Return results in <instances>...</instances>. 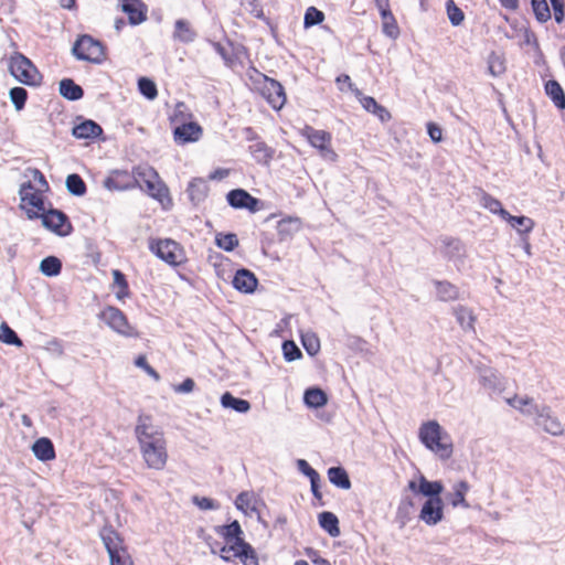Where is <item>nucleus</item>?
<instances>
[{"mask_svg": "<svg viewBox=\"0 0 565 565\" xmlns=\"http://www.w3.org/2000/svg\"><path fill=\"white\" fill-rule=\"evenodd\" d=\"M134 433L145 466L150 470H164L169 460L168 441L163 429L154 425L153 417L139 414Z\"/></svg>", "mask_w": 565, "mask_h": 565, "instance_id": "f257e3e1", "label": "nucleus"}, {"mask_svg": "<svg viewBox=\"0 0 565 565\" xmlns=\"http://www.w3.org/2000/svg\"><path fill=\"white\" fill-rule=\"evenodd\" d=\"M32 175L39 183V186H35L31 181L23 182L19 189V206L25 212L29 220H38L46 210L44 193L50 186L44 174L39 169H33Z\"/></svg>", "mask_w": 565, "mask_h": 565, "instance_id": "f03ea898", "label": "nucleus"}, {"mask_svg": "<svg viewBox=\"0 0 565 565\" xmlns=\"http://www.w3.org/2000/svg\"><path fill=\"white\" fill-rule=\"evenodd\" d=\"M134 173H136V188L139 186L146 191L163 209H169L172 205L169 189L154 168L148 164H139L134 167Z\"/></svg>", "mask_w": 565, "mask_h": 565, "instance_id": "7ed1b4c3", "label": "nucleus"}, {"mask_svg": "<svg viewBox=\"0 0 565 565\" xmlns=\"http://www.w3.org/2000/svg\"><path fill=\"white\" fill-rule=\"evenodd\" d=\"M418 437L422 444L443 460L452 456L454 445L450 435L436 420L420 425Z\"/></svg>", "mask_w": 565, "mask_h": 565, "instance_id": "20e7f679", "label": "nucleus"}, {"mask_svg": "<svg viewBox=\"0 0 565 565\" xmlns=\"http://www.w3.org/2000/svg\"><path fill=\"white\" fill-rule=\"evenodd\" d=\"M149 250L171 267H180L188 263L184 247L172 238L150 237Z\"/></svg>", "mask_w": 565, "mask_h": 565, "instance_id": "39448f33", "label": "nucleus"}, {"mask_svg": "<svg viewBox=\"0 0 565 565\" xmlns=\"http://www.w3.org/2000/svg\"><path fill=\"white\" fill-rule=\"evenodd\" d=\"M9 71L17 81L28 86H39L43 79L32 61L19 52L11 55Z\"/></svg>", "mask_w": 565, "mask_h": 565, "instance_id": "423d86ee", "label": "nucleus"}, {"mask_svg": "<svg viewBox=\"0 0 565 565\" xmlns=\"http://www.w3.org/2000/svg\"><path fill=\"white\" fill-rule=\"evenodd\" d=\"M254 87L268 105L275 109L280 110L286 104L287 97L282 85L264 74H258L254 79Z\"/></svg>", "mask_w": 565, "mask_h": 565, "instance_id": "0eeeda50", "label": "nucleus"}, {"mask_svg": "<svg viewBox=\"0 0 565 565\" xmlns=\"http://www.w3.org/2000/svg\"><path fill=\"white\" fill-rule=\"evenodd\" d=\"M72 51L76 58L94 64H100L106 58L105 45L88 34L81 35Z\"/></svg>", "mask_w": 565, "mask_h": 565, "instance_id": "6e6552de", "label": "nucleus"}, {"mask_svg": "<svg viewBox=\"0 0 565 565\" xmlns=\"http://www.w3.org/2000/svg\"><path fill=\"white\" fill-rule=\"evenodd\" d=\"M221 557L225 562L239 558L244 565H259L256 551L244 537L233 540L231 543H225L221 548Z\"/></svg>", "mask_w": 565, "mask_h": 565, "instance_id": "1a4fd4ad", "label": "nucleus"}, {"mask_svg": "<svg viewBox=\"0 0 565 565\" xmlns=\"http://www.w3.org/2000/svg\"><path fill=\"white\" fill-rule=\"evenodd\" d=\"M99 319L104 321L110 329L124 337H139L137 329L130 326L127 316L117 307H105L99 313Z\"/></svg>", "mask_w": 565, "mask_h": 565, "instance_id": "9d476101", "label": "nucleus"}, {"mask_svg": "<svg viewBox=\"0 0 565 565\" xmlns=\"http://www.w3.org/2000/svg\"><path fill=\"white\" fill-rule=\"evenodd\" d=\"M43 226L58 236H67L73 232L68 216L56 209H46L41 216Z\"/></svg>", "mask_w": 565, "mask_h": 565, "instance_id": "9b49d317", "label": "nucleus"}, {"mask_svg": "<svg viewBox=\"0 0 565 565\" xmlns=\"http://www.w3.org/2000/svg\"><path fill=\"white\" fill-rule=\"evenodd\" d=\"M300 135L315 148H317L322 156L329 153L335 156L331 149L332 136L326 130H319L312 126L306 125L301 130Z\"/></svg>", "mask_w": 565, "mask_h": 565, "instance_id": "f8f14e48", "label": "nucleus"}, {"mask_svg": "<svg viewBox=\"0 0 565 565\" xmlns=\"http://www.w3.org/2000/svg\"><path fill=\"white\" fill-rule=\"evenodd\" d=\"M202 136L203 127L196 120L186 121V124L172 128L173 141L178 146L198 142Z\"/></svg>", "mask_w": 565, "mask_h": 565, "instance_id": "ddd939ff", "label": "nucleus"}, {"mask_svg": "<svg viewBox=\"0 0 565 565\" xmlns=\"http://www.w3.org/2000/svg\"><path fill=\"white\" fill-rule=\"evenodd\" d=\"M104 185L110 191H125L136 188V173L127 170H114L105 179Z\"/></svg>", "mask_w": 565, "mask_h": 565, "instance_id": "4468645a", "label": "nucleus"}, {"mask_svg": "<svg viewBox=\"0 0 565 565\" xmlns=\"http://www.w3.org/2000/svg\"><path fill=\"white\" fill-rule=\"evenodd\" d=\"M226 200L234 209H246L252 213L259 210V200L243 189H234L230 191L226 195Z\"/></svg>", "mask_w": 565, "mask_h": 565, "instance_id": "2eb2a0df", "label": "nucleus"}, {"mask_svg": "<svg viewBox=\"0 0 565 565\" xmlns=\"http://www.w3.org/2000/svg\"><path fill=\"white\" fill-rule=\"evenodd\" d=\"M120 9L131 25H139L148 19V6L142 0H122Z\"/></svg>", "mask_w": 565, "mask_h": 565, "instance_id": "dca6fc26", "label": "nucleus"}, {"mask_svg": "<svg viewBox=\"0 0 565 565\" xmlns=\"http://www.w3.org/2000/svg\"><path fill=\"white\" fill-rule=\"evenodd\" d=\"M246 132L248 135L254 134L252 128H247ZM248 139L254 140V142L249 145L248 151L255 161L260 164H268L274 157L275 150L270 148L265 141L254 136H248Z\"/></svg>", "mask_w": 565, "mask_h": 565, "instance_id": "f3484780", "label": "nucleus"}, {"mask_svg": "<svg viewBox=\"0 0 565 565\" xmlns=\"http://www.w3.org/2000/svg\"><path fill=\"white\" fill-rule=\"evenodd\" d=\"M444 516L441 498H429L422 507L419 518L427 525H435Z\"/></svg>", "mask_w": 565, "mask_h": 565, "instance_id": "a211bd4d", "label": "nucleus"}, {"mask_svg": "<svg viewBox=\"0 0 565 565\" xmlns=\"http://www.w3.org/2000/svg\"><path fill=\"white\" fill-rule=\"evenodd\" d=\"M298 469L309 478L311 484V492L316 502L315 505L322 507L324 505V501L322 498V493L320 491V476L319 473L305 460L299 459L297 461Z\"/></svg>", "mask_w": 565, "mask_h": 565, "instance_id": "6ab92c4d", "label": "nucleus"}, {"mask_svg": "<svg viewBox=\"0 0 565 565\" xmlns=\"http://www.w3.org/2000/svg\"><path fill=\"white\" fill-rule=\"evenodd\" d=\"M198 32L192 23L185 19H178L174 22L172 38L174 41L189 44L195 41Z\"/></svg>", "mask_w": 565, "mask_h": 565, "instance_id": "aec40b11", "label": "nucleus"}, {"mask_svg": "<svg viewBox=\"0 0 565 565\" xmlns=\"http://www.w3.org/2000/svg\"><path fill=\"white\" fill-rule=\"evenodd\" d=\"M99 536L109 555L126 548L122 537L111 525L103 526Z\"/></svg>", "mask_w": 565, "mask_h": 565, "instance_id": "412c9836", "label": "nucleus"}, {"mask_svg": "<svg viewBox=\"0 0 565 565\" xmlns=\"http://www.w3.org/2000/svg\"><path fill=\"white\" fill-rule=\"evenodd\" d=\"M258 285V280L254 273L248 269H238L233 278V286L241 292L250 294Z\"/></svg>", "mask_w": 565, "mask_h": 565, "instance_id": "4be33fe9", "label": "nucleus"}, {"mask_svg": "<svg viewBox=\"0 0 565 565\" xmlns=\"http://www.w3.org/2000/svg\"><path fill=\"white\" fill-rule=\"evenodd\" d=\"M72 134L77 139H95L103 134V128L94 120L86 119L75 125Z\"/></svg>", "mask_w": 565, "mask_h": 565, "instance_id": "5701e85b", "label": "nucleus"}, {"mask_svg": "<svg viewBox=\"0 0 565 565\" xmlns=\"http://www.w3.org/2000/svg\"><path fill=\"white\" fill-rule=\"evenodd\" d=\"M470 490V486L467 481L461 480L454 484L452 491L447 494L449 504L454 508L462 507L469 508V503L466 500V495Z\"/></svg>", "mask_w": 565, "mask_h": 565, "instance_id": "b1692460", "label": "nucleus"}, {"mask_svg": "<svg viewBox=\"0 0 565 565\" xmlns=\"http://www.w3.org/2000/svg\"><path fill=\"white\" fill-rule=\"evenodd\" d=\"M438 300L444 302L456 301L460 298L459 288L448 280H434Z\"/></svg>", "mask_w": 565, "mask_h": 565, "instance_id": "393cba45", "label": "nucleus"}, {"mask_svg": "<svg viewBox=\"0 0 565 565\" xmlns=\"http://www.w3.org/2000/svg\"><path fill=\"white\" fill-rule=\"evenodd\" d=\"M34 456L41 461H51L55 459V448L51 439L41 437L32 445Z\"/></svg>", "mask_w": 565, "mask_h": 565, "instance_id": "a878e982", "label": "nucleus"}, {"mask_svg": "<svg viewBox=\"0 0 565 565\" xmlns=\"http://www.w3.org/2000/svg\"><path fill=\"white\" fill-rule=\"evenodd\" d=\"M379 11L382 19V32L393 40L397 39L401 34V30L391 7Z\"/></svg>", "mask_w": 565, "mask_h": 565, "instance_id": "bb28decb", "label": "nucleus"}, {"mask_svg": "<svg viewBox=\"0 0 565 565\" xmlns=\"http://www.w3.org/2000/svg\"><path fill=\"white\" fill-rule=\"evenodd\" d=\"M186 121H194V115L183 102H178L173 111L169 116V124L171 128L186 124Z\"/></svg>", "mask_w": 565, "mask_h": 565, "instance_id": "cd10ccee", "label": "nucleus"}, {"mask_svg": "<svg viewBox=\"0 0 565 565\" xmlns=\"http://www.w3.org/2000/svg\"><path fill=\"white\" fill-rule=\"evenodd\" d=\"M452 312L463 330L475 331V323L477 320L473 310L466 306H457L452 309Z\"/></svg>", "mask_w": 565, "mask_h": 565, "instance_id": "c85d7f7f", "label": "nucleus"}, {"mask_svg": "<svg viewBox=\"0 0 565 565\" xmlns=\"http://www.w3.org/2000/svg\"><path fill=\"white\" fill-rule=\"evenodd\" d=\"M319 525L332 537L340 535L339 519L332 512L324 511L318 515Z\"/></svg>", "mask_w": 565, "mask_h": 565, "instance_id": "c756f323", "label": "nucleus"}, {"mask_svg": "<svg viewBox=\"0 0 565 565\" xmlns=\"http://www.w3.org/2000/svg\"><path fill=\"white\" fill-rule=\"evenodd\" d=\"M539 418V425H541L546 433L553 436H562L564 434V426L556 416L548 413H541Z\"/></svg>", "mask_w": 565, "mask_h": 565, "instance_id": "7c9ffc66", "label": "nucleus"}, {"mask_svg": "<svg viewBox=\"0 0 565 565\" xmlns=\"http://www.w3.org/2000/svg\"><path fill=\"white\" fill-rule=\"evenodd\" d=\"M544 88L554 105L559 109H565V93L559 83L555 79H550L545 83Z\"/></svg>", "mask_w": 565, "mask_h": 565, "instance_id": "2f4dec72", "label": "nucleus"}, {"mask_svg": "<svg viewBox=\"0 0 565 565\" xmlns=\"http://www.w3.org/2000/svg\"><path fill=\"white\" fill-rule=\"evenodd\" d=\"M480 204L489 212L499 215L501 218L509 216V212L503 209L501 202L486 191H481L480 193Z\"/></svg>", "mask_w": 565, "mask_h": 565, "instance_id": "473e14b6", "label": "nucleus"}, {"mask_svg": "<svg viewBox=\"0 0 565 565\" xmlns=\"http://www.w3.org/2000/svg\"><path fill=\"white\" fill-rule=\"evenodd\" d=\"M60 94L68 100H78L83 97L84 90L71 78H64L60 82Z\"/></svg>", "mask_w": 565, "mask_h": 565, "instance_id": "72a5a7b5", "label": "nucleus"}, {"mask_svg": "<svg viewBox=\"0 0 565 565\" xmlns=\"http://www.w3.org/2000/svg\"><path fill=\"white\" fill-rule=\"evenodd\" d=\"M329 481L338 488L348 490L351 488V481L347 470L342 467H331L328 469Z\"/></svg>", "mask_w": 565, "mask_h": 565, "instance_id": "f704fd0d", "label": "nucleus"}, {"mask_svg": "<svg viewBox=\"0 0 565 565\" xmlns=\"http://www.w3.org/2000/svg\"><path fill=\"white\" fill-rule=\"evenodd\" d=\"M221 404L225 408H232L238 413H247L250 409L248 401L235 397L230 392H225L221 396Z\"/></svg>", "mask_w": 565, "mask_h": 565, "instance_id": "c9c22d12", "label": "nucleus"}, {"mask_svg": "<svg viewBox=\"0 0 565 565\" xmlns=\"http://www.w3.org/2000/svg\"><path fill=\"white\" fill-rule=\"evenodd\" d=\"M444 486L440 481H428L424 476L418 479V492L429 498H440Z\"/></svg>", "mask_w": 565, "mask_h": 565, "instance_id": "e433bc0d", "label": "nucleus"}, {"mask_svg": "<svg viewBox=\"0 0 565 565\" xmlns=\"http://www.w3.org/2000/svg\"><path fill=\"white\" fill-rule=\"evenodd\" d=\"M216 533L223 537L225 543H231L233 540L243 537V530L237 520H234L230 524L217 526Z\"/></svg>", "mask_w": 565, "mask_h": 565, "instance_id": "4c0bfd02", "label": "nucleus"}, {"mask_svg": "<svg viewBox=\"0 0 565 565\" xmlns=\"http://www.w3.org/2000/svg\"><path fill=\"white\" fill-rule=\"evenodd\" d=\"M303 399L308 406L315 407V408L322 407L328 402L327 394L322 390L317 388V387L308 388L305 392Z\"/></svg>", "mask_w": 565, "mask_h": 565, "instance_id": "58836bf2", "label": "nucleus"}, {"mask_svg": "<svg viewBox=\"0 0 565 565\" xmlns=\"http://www.w3.org/2000/svg\"><path fill=\"white\" fill-rule=\"evenodd\" d=\"M521 234L530 233L534 227V221L527 216H513L509 213V216L503 218Z\"/></svg>", "mask_w": 565, "mask_h": 565, "instance_id": "ea45409f", "label": "nucleus"}, {"mask_svg": "<svg viewBox=\"0 0 565 565\" xmlns=\"http://www.w3.org/2000/svg\"><path fill=\"white\" fill-rule=\"evenodd\" d=\"M40 270L47 277L57 276L62 270V263L55 256H47L42 259Z\"/></svg>", "mask_w": 565, "mask_h": 565, "instance_id": "a19ab883", "label": "nucleus"}, {"mask_svg": "<svg viewBox=\"0 0 565 565\" xmlns=\"http://www.w3.org/2000/svg\"><path fill=\"white\" fill-rule=\"evenodd\" d=\"M235 505L238 510L244 513H248L249 511L256 510V499L253 492L243 491L241 492L235 500Z\"/></svg>", "mask_w": 565, "mask_h": 565, "instance_id": "79ce46f5", "label": "nucleus"}, {"mask_svg": "<svg viewBox=\"0 0 565 565\" xmlns=\"http://www.w3.org/2000/svg\"><path fill=\"white\" fill-rule=\"evenodd\" d=\"M66 188L74 195L82 196L86 193L87 186L81 175L73 173L66 178Z\"/></svg>", "mask_w": 565, "mask_h": 565, "instance_id": "37998d69", "label": "nucleus"}, {"mask_svg": "<svg viewBox=\"0 0 565 565\" xmlns=\"http://www.w3.org/2000/svg\"><path fill=\"white\" fill-rule=\"evenodd\" d=\"M531 6L539 22L544 23L551 19L552 12L546 0H531Z\"/></svg>", "mask_w": 565, "mask_h": 565, "instance_id": "c03bdc74", "label": "nucleus"}, {"mask_svg": "<svg viewBox=\"0 0 565 565\" xmlns=\"http://www.w3.org/2000/svg\"><path fill=\"white\" fill-rule=\"evenodd\" d=\"M505 60L501 55L492 52L488 57V70L491 75L500 76L505 72Z\"/></svg>", "mask_w": 565, "mask_h": 565, "instance_id": "a18cd8bd", "label": "nucleus"}, {"mask_svg": "<svg viewBox=\"0 0 565 565\" xmlns=\"http://www.w3.org/2000/svg\"><path fill=\"white\" fill-rule=\"evenodd\" d=\"M138 89L149 100H153L158 96L156 83L148 77H140L138 79Z\"/></svg>", "mask_w": 565, "mask_h": 565, "instance_id": "49530a36", "label": "nucleus"}, {"mask_svg": "<svg viewBox=\"0 0 565 565\" xmlns=\"http://www.w3.org/2000/svg\"><path fill=\"white\" fill-rule=\"evenodd\" d=\"M114 285L118 287L116 297L124 299L129 296V286L126 276L118 269L113 270Z\"/></svg>", "mask_w": 565, "mask_h": 565, "instance_id": "de8ad7c7", "label": "nucleus"}, {"mask_svg": "<svg viewBox=\"0 0 565 565\" xmlns=\"http://www.w3.org/2000/svg\"><path fill=\"white\" fill-rule=\"evenodd\" d=\"M215 243L220 248H222L226 252H231L238 246V238H237L236 234H233V233H227V234L220 233L215 237Z\"/></svg>", "mask_w": 565, "mask_h": 565, "instance_id": "09e8293b", "label": "nucleus"}, {"mask_svg": "<svg viewBox=\"0 0 565 565\" xmlns=\"http://www.w3.org/2000/svg\"><path fill=\"white\" fill-rule=\"evenodd\" d=\"M0 341L6 344L22 345L21 339L18 337L14 330H12L7 322H2L0 326Z\"/></svg>", "mask_w": 565, "mask_h": 565, "instance_id": "8fccbe9b", "label": "nucleus"}, {"mask_svg": "<svg viewBox=\"0 0 565 565\" xmlns=\"http://www.w3.org/2000/svg\"><path fill=\"white\" fill-rule=\"evenodd\" d=\"M206 183L203 179H193L188 186V192L192 201L201 200L206 194Z\"/></svg>", "mask_w": 565, "mask_h": 565, "instance_id": "3c124183", "label": "nucleus"}, {"mask_svg": "<svg viewBox=\"0 0 565 565\" xmlns=\"http://www.w3.org/2000/svg\"><path fill=\"white\" fill-rule=\"evenodd\" d=\"M446 10L448 19L452 25H460L465 20L463 11L455 3L454 0H448L446 2Z\"/></svg>", "mask_w": 565, "mask_h": 565, "instance_id": "603ef678", "label": "nucleus"}, {"mask_svg": "<svg viewBox=\"0 0 565 565\" xmlns=\"http://www.w3.org/2000/svg\"><path fill=\"white\" fill-rule=\"evenodd\" d=\"M10 99L13 103L17 110H22L28 99V92L23 87H13L10 89Z\"/></svg>", "mask_w": 565, "mask_h": 565, "instance_id": "864d4df0", "label": "nucleus"}, {"mask_svg": "<svg viewBox=\"0 0 565 565\" xmlns=\"http://www.w3.org/2000/svg\"><path fill=\"white\" fill-rule=\"evenodd\" d=\"M507 403L518 409V411H521V412H526V413H531L530 409H525L526 406H531V407H534L536 409V406L534 405V401L533 398L529 397V396H518V395H514L513 397L511 398H508L507 399Z\"/></svg>", "mask_w": 565, "mask_h": 565, "instance_id": "5fc2aeb1", "label": "nucleus"}, {"mask_svg": "<svg viewBox=\"0 0 565 565\" xmlns=\"http://www.w3.org/2000/svg\"><path fill=\"white\" fill-rule=\"evenodd\" d=\"M323 20L324 13L322 11L318 10L316 7H309L305 13L303 25L305 28H310L323 22Z\"/></svg>", "mask_w": 565, "mask_h": 565, "instance_id": "6e6d98bb", "label": "nucleus"}, {"mask_svg": "<svg viewBox=\"0 0 565 565\" xmlns=\"http://www.w3.org/2000/svg\"><path fill=\"white\" fill-rule=\"evenodd\" d=\"M302 345L310 355H315L320 350V341L313 333H307L301 338Z\"/></svg>", "mask_w": 565, "mask_h": 565, "instance_id": "4d7b16f0", "label": "nucleus"}, {"mask_svg": "<svg viewBox=\"0 0 565 565\" xmlns=\"http://www.w3.org/2000/svg\"><path fill=\"white\" fill-rule=\"evenodd\" d=\"M110 565H135L127 547L109 555Z\"/></svg>", "mask_w": 565, "mask_h": 565, "instance_id": "13d9d810", "label": "nucleus"}, {"mask_svg": "<svg viewBox=\"0 0 565 565\" xmlns=\"http://www.w3.org/2000/svg\"><path fill=\"white\" fill-rule=\"evenodd\" d=\"M282 353L287 361H295L301 356V351L294 341L282 343Z\"/></svg>", "mask_w": 565, "mask_h": 565, "instance_id": "bf43d9fd", "label": "nucleus"}, {"mask_svg": "<svg viewBox=\"0 0 565 565\" xmlns=\"http://www.w3.org/2000/svg\"><path fill=\"white\" fill-rule=\"evenodd\" d=\"M354 95L359 98L362 107L371 114H373V111H375L380 106V104L373 97L363 95L360 89H355Z\"/></svg>", "mask_w": 565, "mask_h": 565, "instance_id": "052dcab7", "label": "nucleus"}, {"mask_svg": "<svg viewBox=\"0 0 565 565\" xmlns=\"http://www.w3.org/2000/svg\"><path fill=\"white\" fill-rule=\"evenodd\" d=\"M135 365L137 367L142 369L154 381L160 380V374L147 362L146 355H143V354L138 355L135 360Z\"/></svg>", "mask_w": 565, "mask_h": 565, "instance_id": "680f3d73", "label": "nucleus"}, {"mask_svg": "<svg viewBox=\"0 0 565 565\" xmlns=\"http://www.w3.org/2000/svg\"><path fill=\"white\" fill-rule=\"evenodd\" d=\"M553 15L556 23L561 24L565 20V1L564 0H550Z\"/></svg>", "mask_w": 565, "mask_h": 565, "instance_id": "e2e57ef3", "label": "nucleus"}, {"mask_svg": "<svg viewBox=\"0 0 565 565\" xmlns=\"http://www.w3.org/2000/svg\"><path fill=\"white\" fill-rule=\"evenodd\" d=\"M192 502L201 510H215L218 508V504L216 501H214L211 498L207 497H199L194 495L192 498Z\"/></svg>", "mask_w": 565, "mask_h": 565, "instance_id": "0e129e2a", "label": "nucleus"}, {"mask_svg": "<svg viewBox=\"0 0 565 565\" xmlns=\"http://www.w3.org/2000/svg\"><path fill=\"white\" fill-rule=\"evenodd\" d=\"M292 226L295 227V230H297L299 227L298 218H292V217L284 218L278 223V232H279V234H285V233L289 234L290 231L292 230L291 228Z\"/></svg>", "mask_w": 565, "mask_h": 565, "instance_id": "69168bd1", "label": "nucleus"}, {"mask_svg": "<svg viewBox=\"0 0 565 565\" xmlns=\"http://www.w3.org/2000/svg\"><path fill=\"white\" fill-rule=\"evenodd\" d=\"M305 554L308 556V558L316 565H331L330 562L326 558H323L319 551L312 548V547H307L305 550Z\"/></svg>", "mask_w": 565, "mask_h": 565, "instance_id": "338daca9", "label": "nucleus"}, {"mask_svg": "<svg viewBox=\"0 0 565 565\" xmlns=\"http://www.w3.org/2000/svg\"><path fill=\"white\" fill-rule=\"evenodd\" d=\"M427 132L434 142L443 140V129L436 122L429 121L427 124Z\"/></svg>", "mask_w": 565, "mask_h": 565, "instance_id": "774afa93", "label": "nucleus"}]
</instances>
